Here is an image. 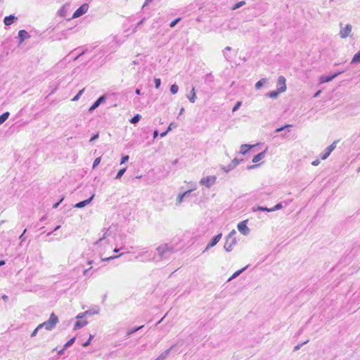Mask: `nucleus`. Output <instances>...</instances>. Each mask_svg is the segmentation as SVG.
<instances>
[{
    "label": "nucleus",
    "mask_w": 360,
    "mask_h": 360,
    "mask_svg": "<svg viewBox=\"0 0 360 360\" xmlns=\"http://www.w3.org/2000/svg\"><path fill=\"white\" fill-rule=\"evenodd\" d=\"M236 244V238H232L230 240L226 239V242L224 245V248L227 252H231L233 250V246Z\"/></svg>",
    "instance_id": "obj_12"
},
{
    "label": "nucleus",
    "mask_w": 360,
    "mask_h": 360,
    "mask_svg": "<svg viewBox=\"0 0 360 360\" xmlns=\"http://www.w3.org/2000/svg\"><path fill=\"white\" fill-rule=\"evenodd\" d=\"M265 82H266L265 79H261L255 84V89H259L261 87L263 86V85L264 84Z\"/></svg>",
    "instance_id": "obj_32"
},
{
    "label": "nucleus",
    "mask_w": 360,
    "mask_h": 360,
    "mask_svg": "<svg viewBox=\"0 0 360 360\" xmlns=\"http://www.w3.org/2000/svg\"><path fill=\"white\" fill-rule=\"evenodd\" d=\"M89 313H90V311H86L84 313H80L77 316H76V319H82L83 318L85 315H87L89 314Z\"/></svg>",
    "instance_id": "obj_46"
},
{
    "label": "nucleus",
    "mask_w": 360,
    "mask_h": 360,
    "mask_svg": "<svg viewBox=\"0 0 360 360\" xmlns=\"http://www.w3.org/2000/svg\"><path fill=\"white\" fill-rule=\"evenodd\" d=\"M236 234V231L233 229V230H232V231L229 233V235L226 236V239H227V240H231L232 238H236L234 237V236H235Z\"/></svg>",
    "instance_id": "obj_38"
},
{
    "label": "nucleus",
    "mask_w": 360,
    "mask_h": 360,
    "mask_svg": "<svg viewBox=\"0 0 360 360\" xmlns=\"http://www.w3.org/2000/svg\"><path fill=\"white\" fill-rule=\"evenodd\" d=\"M344 72H345V70H342V71H338L337 72H335L334 74L330 75H322L320 77L319 81L321 83L329 82L332 81L333 79H335V77H337L340 74L343 73Z\"/></svg>",
    "instance_id": "obj_5"
},
{
    "label": "nucleus",
    "mask_w": 360,
    "mask_h": 360,
    "mask_svg": "<svg viewBox=\"0 0 360 360\" xmlns=\"http://www.w3.org/2000/svg\"><path fill=\"white\" fill-rule=\"evenodd\" d=\"M186 96H187L188 99L190 101L191 103H195V99H196V94H195V88L194 87L192 88V89L191 91V94H188Z\"/></svg>",
    "instance_id": "obj_20"
},
{
    "label": "nucleus",
    "mask_w": 360,
    "mask_h": 360,
    "mask_svg": "<svg viewBox=\"0 0 360 360\" xmlns=\"http://www.w3.org/2000/svg\"><path fill=\"white\" fill-rule=\"evenodd\" d=\"M127 170V168L126 167H124L121 169H120L116 175V177L115 179H120L123 174H124V172H126Z\"/></svg>",
    "instance_id": "obj_35"
},
{
    "label": "nucleus",
    "mask_w": 360,
    "mask_h": 360,
    "mask_svg": "<svg viewBox=\"0 0 360 360\" xmlns=\"http://www.w3.org/2000/svg\"><path fill=\"white\" fill-rule=\"evenodd\" d=\"M98 136H99L98 133L94 134L91 137L89 142H92V141H95L96 139H97L98 138Z\"/></svg>",
    "instance_id": "obj_51"
},
{
    "label": "nucleus",
    "mask_w": 360,
    "mask_h": 360,
    "mask_svg": "<svg viewBox=\"0 0 360 360\" xmlns=\"http://www.w3.org/2000/svg\"><path fill=\"white\" fill-rule=\"evenodd\" d=\"M338 141H335L333 143H331L329 146H328L325 150L321 154V158L322 160H326L332 153V151L336 148V144Z\"/></svg>",
    "instance_id": "obj_4"
},
{
    "label": "nucleus",
    "mask_w": 360,
    "mask_h": 360,
    "mask_svg": "<svg viewBox=\"0 0 360 360\" xmlns=\"http://www.w3.org/2000/svg\"><path fill=\"white\" fill-rule=\"evenodd\" d=\"M286 79L285 78V77L281 75L278 77V81H277V84H276V87H277V90H279V91H281V93L284 92L286 91Z\"/></svg>",
    "instance_id": "obj_8"
},
{
    "label": "nucleus",
    "mask_w": 360,
    "mask_h": 360,
    "mask_svg": "<svg viewBox=\"0 0 360 360\" xmlns=\"http://www.w3.org/2000/svg\"><path fill=\"white\" fill-rule=\"evenodd\" d=\"M106 99V95H102L94 103V104L98 108L101 103H104Z\"/></svg>",
    "instance_id": "obj_21"
},
{
    "label": "nucleus",
    "mask_w": 360,
    "mask_h": 360,
    "mask_svg": "<svg viewBox=\"0 0 360 360\" xmlns=\"http://www.w3.org/2000/svg\"><path fill=\"white\" fill-rule=\"evenodd\" d=\"M122 254H120V255H117V256H110L109 257H107V258H104L102 260L103 261H110V260H112V259H114L115 258H117L119 257L120 256H121Z\"/></svg>",
    "instance_id": "obj_48"
},
{
    "label": "nucleus",
    "mask_w": 360,
    "mask_h": 360,
    "mask_svg": "<svg viewBox=\"0 0 360 360\" xmlns=\"http://www.w3.org/2000/svg\"><path fill=\"white\" fill-rule=\"evenodd\" d=\"M179 91V86L177 84H174L170 86V92L172 94H176Z\"/></svg>",
    "instance_id": "obj_33"
},
{
    "label": "nucleus",
    "mask_w": 360,
    "mask_h": 360,
    "mask_svg": "<svg viewBox=\"0 0 360 360\" xmlns=\"http://www.w3.org/2000/svg\"><path fill=\"white\" fill-rule=\"evenodd\" d=\"M94 196H95V195L92 194L88 199L82 200V201H80V202L76 203L74 205V207H76V208L84 207L85 206L89 205L92 201V200L94 199Z\"/></svg>",
    "instance_id": "obj_11"
},
{
    "label": "nucleus",
    "mask_w": 360,
    "mask_h": 360,
    "mask_svg": "<svg viewBox=\"0 0 360 360\" xmlns=\"http://www.w3.org/2000/svg\"><path fill=\"white\" fill-rule=\"evenodd\" d=\"M252 210H253V211L258 210V211L268 212H272V210H271V208H268V207H264V206H257L256 208L253 207Z\"/></svg>",
    "instance_id": "obj_30"
},
{
    "label": "nucleus",
    "mask_w": 360,
    "mask_h": 360,
    "mask_svg": "<svg viewBox=\"0 0 360 360\" xmlns=\"http://www.w3.org/2000/svg\"><path fill=\"white\" fill-rule=\"evenodd\" d=\"M231 48L230 46H226V47L224 49V51H223V53H224V58H226V60L227 61H231V59H232V56H230V55H227V52H228V51H231Z\"/></svg>",
    "instance_id": "obj_23"
},
{
    "label": "nucleus",
    "mask_w": 360,
    "mask_h": 360,
    "mask_svg": "<svg viewBox=\"0 0 360 360\" xmlns=\"http://www.w3.org/2000/svg\"><path fill=\"white\" fill-rule=\"evenodd\" d=\"M153 0H146L145 1V3L143 4V6H146V5L149 4L150 3H151Z\"/></svg>",
    "instance_id": "obj_61"
},
{
    "label": "nucleus",
    "mask_w": 360,
    "mask_h": 360,
    "mask_svg": "<svg viewBox=\"0 0 360 360\" xmlns=\"http://www.w3.org/2000/svg\"><path fill=\"white\" fill-rule=\"evenodd\" d=\"M85 53V51H82L79 54H78L77 56H75V58H73L74 60H77L80 56H82V55H84Z\"/></svg>",
    "instance_id": "obj_55"
},
{
    "label": "nucleus",
    "mask_w": 360,
    "mask_h": 360,
    "mask_svg": "<svg viewBox=\"0 0 360 360\" xmlns=\"http://www.w3.org/2000/svg\"><path fill=\"white\" fill-rule=\"evenodd\" d=\"M26 231H27V229H25L23 231L22 233L19 236V239L21 240V242H23L25 240V238L24 237V235H25Z\"/></svg>",
    "instance_id": "obj_52"
},
{
    "label": "nucleus",
    "mask_w": 360,
    "mask_h": 360,
    "mask_svg": "<svg viewBox=\"0 0 360 360\" xmlns=\"http://www.w3.org/2000/svg\"><path fill=\"white\" fill-rule=\"evenodd\" d=\"M158 135V130H155L153 131V138L155 139Z\"/></svg>",
    "instance_id": "obj_63"
},
{
    "label": "nucleus",
    "mask_w": 360,
    "mask_h": 360,
    "mask_svg": "<svg viewBox=\"0 0 360 360\" xmlns=\"http://www.w3.org/2000/svg\"><path fill=\"white\" fill-rule=\"evenodd\" d=\"M281 92L279 91V90L276 89V91H271L269 93H268L267 96L271 98H276L278 97V96L279 95V94H281Z\"/></svg>",
    "instance_id": "obj_27"
},
{
    "label": "nucleus",
    "mask_w": 360,
    "mask_h": 360,
    "mask_svg": "<svg viewBox=\"0 0 360 360\" xmlns=\"http://www.w3.org/2000/svg\"><path fill=\"white\" fill-rule=\"evenodd\" d=\"M283 202L277 203L274 207L271 208V210H272V212H274V211H276V210H278L283 208Z\"/></svg>",
    "instance_id": "obj_36"
},
{
    "label": "nucleus",
    "mask_w": 360,
    "mask_h": 360,
    "mask_svg": "<svg viewBox=\"0 0 360 360\" xmlns=\"http://www.w3.org/2000/svg\"><path fill=\"white\" fill-rule=\"evenodd\" d=\"M248 266L236 271L229 278L228 281H231L235 278H236L237 276H238L240 274H242L246 269H247Z\"/></svg>",
    "instance_id": "obj_22"
},
{
    "label": "nucleus",
    "mask_w": 360,
    "mask_h": 360,
    "mask_svg": "<svg viewBox=\"0 0 360 360\" xmlns=\"http://www.w3.org/2000/svg\"><path fill=\"white\" fill-rule=\"evenodd\" d=\"M176 127V125L174 122H172L169 124V127H167V131L169 132V131H171L172 129V128Z\"/></svg>",
    "instance_id": "obj_50"
},
{
    "label": "nucleus",
    "mask_w": 360,
    "mask_h": 360,
    "mask_svg": "<svg viewBox=\"0 0 360 360\" xmlns=\"http://www.w3.org/2000/svg\"><path fill=\"white\" fill-rule=\"evenodd\" d=\"M248 220H244L238 223L237 228L238 230L244 236H247L250 233V229L247 226Z\"/></svg>",
    "instance_id": "obj_7"
},
{
    "label": "nucleus",
    "mask_w": 360,
    "mask_h": 360,
    "mask_svg": "<svg viewBox=\"0 0 360 360\" xmlns=\"http://www.w3.org/2000/svg\"><path fill=\"white\" fill-rule=\"evenodd\" d=\"M93 338H94V336L90 335L89 339L84 343L82 344V346L84 347L89 346L91 343V341L93 339Z\"/></svg>",
    "instance_id": "obj_44"
},
{
    "label": "nucleus",
    "mask_w": 360,
    "mask_h": 360,
    "mask_svg": "<svg viewBox=\"0 0 360 360\" xmlns=\"http://www.w3.org/2000/svg\"><path fill=\"white\" fill-rule=\"evenodd\" d=\"M1 299L4 301V302H7L8 301V297L6 295H3L1 296Z\"/></svg>",
    "instance_id": "obj_58"
},
{
    "label": "nucleus",
    "mask_w": 360,
    "mask_h": 360,
    "mask_svg": "<svg viewBox=\"0 0 360 360\" xmlns=\"http://www.w3.org/2000/svg\"><path fill=\"white\" fill-rule=\"evenodd\" d=\"M141 119V116L139 114H136L133 117H131L129 120L130 123L131 124H136L138 123L140 120Z\"/></svg>",
    "instance_id": "obj_25"
},
{
    "label": "nucleus",
    "mask_w": 360,
    "mask_h": 360,
    "mask_svg": "<svg viewBox=\"0 0 360 360\" xmlns=\"http://www.w3.org/2000/svg\"><path fill=\"white\" fill-rule=\"evenodd\" d=\"M144 326H137V327H134L133 328H131V330H129L127 332V337H129L131 336L133 333H136V331L141 330V328H143Z\"/></svg>",
    "instance_id": "obj_24"
},
{
    "label": "nucleus",
    "mask_w": 360,
    "mask_h": 360,
    "mask_svg": "<svg viewBox=\"0 0 360 360\" xmlns=\"http://www.w3.org/2000/svg\"><path fill=\"white\" fill-rule=\"evenodd\" d=\"M135 93L137 95H141V89H136Z\"/></svg>",
    "instance_id": "obj_64"
},
{
    "label": "nucleus",
    "mask_w": 360,
    "mask_h": 360,
    "mask_svg": "<svg viewBox=\"0 0 360 360\" xmlns=\"http://www.w3.org/2000/svg\"><path fill=\"white\" fill-rule=\"evenodd\" d=\"M319 163H320V160L317 159V160H314L311 164L314 166H317L319 165Z\"/></svg>",
    "instance_id": "obj_57"
},
{
    "label": "nucleus",
    "mask_w": 360,
    "mask_h": 360,
    "mask_svg": "<svg viewBox=\"0 0 360 360\" xmlns=\"http://www.w3.org/2000/svg\"><path fill=\"white\" fill-rule=\"evenodd\" d=\"M175 252L176 250L174 247L169 246L167 243L162 244L155 249V253L152 259L155 262L167 261Z\"/></svg>",
    "instance_id": "obj_1"
},
{
    "label": "nucleus",
    "mask_w": 360,
    "mask_h": 360,
    "mask_svg": "<svg viewBox=\"0 0 360 360\" xmlns=\"http://www.w3.org/2000/svg\"><path fill=\"white\" fill-rule=\"evenodd\" d=\"M205 82L212 88L211 84L214 82V76L212 73H208L205 76Z\"/></svg>",
    "instance_id": "obj_19"
},
{
    "label": "nucleus",
    "mask_w": 360,
    "mask_h": 360,
    "mask_svg": "<svg viewBox=\"0 0 360 360\" xmlns=\"http://www.w3.org/2000/svg\"><path fill=\"white\" fill-rule=\"evenodd\" d=\"M352 32V25L348 24L345 28L341 29L340 32V36L341 38L347 37Z\"/></svg>",
    "instance_id": "obj_13"
},
{
    "label": "nucleus",
    "mask_w": 360,
    "mask_h": 360,
    "mask_svg": "<svg viewBox=\"0 0 360 360\" xmlns=\"http://www.w3.org/2000/svg\"><path fill=\"white\" fill-rule=\"evenodd\" d=\"M360 63V50L354 54L353 56L351 63Z\"/></svg>",
    "instance_id": "obj_26"
},
{
    "label": "nucleus",
    "mask_w": 360,
    "mask_h": 360,
    "mask_svg": "<svg viewBox=\"0 0 360 360\" xmlns=\"http://www.w3.org/2000/svg\"><path fill=\"white\" fill-rule=\"evenodd\" d=\"M308 342H309V340H306L305 342H304L302 343L297 345L296 346H295L293 351L296 352V351L299 350L301 348V347H302L304 345L307 344Z\"/></svg>",
    "instance_id": "obj_42"
},
{
    "label": "nucleus",
    "mask_w": 360,
    "mask_h": 360,
    "mask_svg": "<svg viewBox=\"0 0 360 360\" xmlns=\"http://www.w3.org/2000/svg\"><path fill=\"white\" fill-rule=\"evenodd\" d=\"M9 112H5L0 115V125L2 124L9 117Z\"/></svg>",
    "instance_id": "obj_28"
},
{
    "label": "nucleus",
    "mask_w": 360,
    "mask_h": 360,
    "mask_svg": "<svg viewBox=\"0 0 360 360\" xmlns=\"http://www.w3.org/2000/svg\"><path fill=\"white\" fill-rule=\"evenodd\" d=\"M96 108H97V107H96V106H95V105L93 103V104L91 105V106L89 108V111L90 112H93V111H94L95 109H96Z\"/></svg>",
    "instance_id": "obj_56"
},
{
    "label": "nucleus",
    "mask_w": 360,
    "mask_h": 360,
    "mask_svg": "<svg viewBox=\"0 0 360 360\" xmlns=\"http://www.w3.org/2000/svg\"><path fill=\"white\" fill-rule=\"evenodd\" d=\"M91 267H90V268H89V269H85V270L84 271V276H87V275H88L89 271L91 270Z\"/></svg>",
    "instance_id": "obj_60"
},
{
    "label": "nucleus",
    "mask_w": 360,
    "mask_h": 360,
    "mask_svg": "<svg viewBox=\"0 0 360 360\" xmlns=\"http://www.w3.org/2000/svg\"><path fill=\"white\" fill-rule=\"evenodd\" d=\"M88 322L86 321H77L74 326V330H77L83 328L86 325H87Z\"/></svg>",
    "instance_id": "obj_18"
},
{
    "label": "nucleus",
    "mask_w": 360,
    "mask_h": 360,
    "mask_svg": "<svg viewBox=\"0 0 360 360\" xmlns=\"http://www.w3.org/2000/svg\"><path fill=\"white\" fill-rule=\"evenodd\" d=\"M241 104H242V103H241L240 101H238V102L235 104V105L233 106V109H232V111H233V112H235V111H236L237 110H238V109H239V108L240 107Z\"/></svg>",
    "instance_id": "obj_45"
},
{
    "label": "nucleus",
    "mask_w": 360,
    "mask_h": 360,
    "mask_svg": "<svg viewBox=\"0 0 360 360\" xmlns=\"http://www.w3.org/2000/svg\"><path fill=\"white\" fill-rule=\"evenodd\" d=\"M259 165H252L248 167V169H252L257 167Z\"/></svg>",
    "instance_id": "obj_59"
},
{
    "label": "nucleus",
    "mask_w": 360,
    "mask_h": 360,
    "mask_svg": "<svg viewBox=\"0 0 360 360\" xmlns=\"http://www.w3.org/2000/svg\"><path fill=\"white\" fill-rule=\"evenodd\" d=\"M216 180L217 177L215 176H208L201 179L200 184L207 188H210L215 184Z\"/></svg>",
    "instance_id": "obj_3"
},
{
    "label": "nucleus",
    "mask_w": 360,
    "mask_h": 360,
    "mask_svg": "<svg viewBox=\"0 0 360 360\" xmlns=\"http://www.w3.org/2000/svg\"><path fill=\"white\" fill-rule=\"evenodd\" d=\"M30 37V34L25 30H20L18 32V43L19 44H22L25 39H27Z\"/></svg>",
    "instance_id": "obj_10"
},
{
    "label": "nucleus",
    "mask_w": 360,
    "mask_h": 360,
    "mask_svg": "<svg viewBox=\"0 0 360 360\" xmlns=\"http://www.w3.org/2000/svg\"><path fill=\"white\" fill-rule=\"evenodd\" d=\"M266 150L267 149H266L264 151L260 152L259 153H258L256 155H255L253 157V158H252V162L253 163H257L259 161H260L261 160H262L265 157V154H266Z\"/></svg>",
    "instance_id": "obj_16"
},
{
    "label": "nucleus",
    "mask_w": 360,
    "mask_h": 360,
    "mask_svg": "<svg viewBox=\"0 0 360 360\" xmlns=\"http://www.w3.org/2000/svg\"><path fill=\"white\" fill-rule=\"evenodd\" d=\"M129 158L128 155L123 156L121 159L120 164H124L126 162L129 160Z\"/></svg>",
    "instance_id": "obj_49"
},
{
    "label": "nucleus",
    "mask_w": 360,
    "mask_h": 360,
    "mask_svg": "<svg viewBox=\"0 0 360 360\" xmlns=\"http://www.w3.org/2000/svg\"><path fill=\"white\" fill-rule=\"evenodd\" d=\"M76 338L73 337L71 339H70L65 345H64V349H68L70 346L73 345V343L75 342Z\"/></svg>",
    "instance_id": "obj_31"
},
{
    "label": "nucleus",
    "mask_w": 360,
    "mask_h": 360,
    "mask_svg": "<svg viewBox=\"0 0 360 360\" xmlns=\"http://www.w3.org/2000/svg\"><path fill=\"white\" fill-rule=\"evenodd\" d=\"M243 160V159L238 160V158H234L231 162H233V166H237Z\"/></svg>",
    "instance_id": "obj_47"
},
{
    "label": "nucleus",
    "mask_w": 360,
    "mask_h": 360,
    "mask_svg": "<svg viewBox=\"0 0 360 360\" xmlns=\"http://www.w3.org/2000/svg\"><path fill=\"white\" fill-rule=\"evenodd\" d=\"M60 228V225H58V226H56V228H55L53 231H51L49 232V233L46 234V236H49L51 235L54 231H56L58 230Z\"/></svg>",
    "instance_id": "obj_54"
},
{
    "label": "nucleus",
    "mask_w": 360,
    "mask_h": 360,
    "mask_svg": "<svg viewBox=\"0 0 360 360\" xmlns=\"http://www.w3.org/2000/svg\"><path fill=\"white\" fill-rule=\"evenodd\" d=\"M18 20V18L13 15L11 14L8 16H6L4 19V22L6 26H9L12 25L15 21Z\"/></svg>",
    "instance_id": "obj_14"
},
{
    "label": "nucleus",
    "mask_w": 360,
    "mask_h": 360,
    "mask_svg": "<svg viewBox=\"0 0 360 360\" xmlns=\"http://www.w3.org/2000/svg\"><path fill=\"white\" fill-rule=\"evenodd\" d=\"M154 82H155V87L156 89H159L160 85H161V80L160 78H155L154 79Z\"/></svg>",
    "instance_id": "obj_43"
},
{
    "label": "nucleus",
    "mask_w": 360,
    "mask_h": 360,
    "mask_svg": "<svg viewBox=\"0 0 360 360\" xmlns=\"http://www.w3.org/2000/svg\"><path fill=\"white\" fill-rule=\"evenodd\" d=\"M58 322V316L54 313H52L47 321L38 325V328H44L47 330H51L56 327Z\"/></svg>",
    "instance_id": "obj_2"
},
{
    "label": "nucleus",
    "mask_w": 360,
    "mask_h": 360,
    "mask_svg": "<svg viewBox=\"0 0 360 360\" xmlns=\"http://www.w3.org/2000/svg\"><path fill=\"white\" fill-rule=\"evenodd\" d=\"M174 347L175 345H172L169 348L166 349L160 356H158L155 360H165Z\"/></svg>",
    "instance_id": "obj_15"
},
{
    "label": "nucleus",
    "mask_w": 360,
    "mask_h": 360,
    "mask_svg": "<svg viewBox=\"0 0 360 360\" xmlns=\"http://www.w3.org/2000/svg\"><path fill=\"white\" fill-rule=\"evenodd\" d=\"M84 89H82L80 90L75 96L74 98L72 99V101H76L77 100H79V98H80V96H82V93L84 92Z\"/></svg>",
    "instance_id": "obj_41"
},
{
    "label": "nucleus",
    "mask_w": 360,
    "mask_h": 360,
    "mask_svg": "<svg viewBox=\"0 0 360 360\" xmlns=\"http://www.w3.org/2000/svg\"><path fill=\"white\" fill-rule=\"evenodd\" d=\"M40 328H38V326L32 331V333H31V338H34V336H36L38 330H39Z\"/></svg>",
    "instance_id": "obj_53"
},
{
    "label": "nucleus",
    "mask_w": 360,
    "mask_h": 360,
    "mask_svg": "<svg viewBox=\"0 0 360 360\" xmlns=\"http://www.w3.org/2000/svg\"><path fill=\"white\" fill-rule=\"evenodd\" d=\"M290 127H292V125L291 124H285V126H283V127H281L279 128H277L276 130H275V133H278L280 131H282L283 130H284L285 129H287V128H290Z\"/></svg>",
    "instance_id": "obj_39"
},
{
    "label": "nucleus",
    "mask_w": 360,
    "mask_h": 360,
    "mask_svg": "<svg viewBox=\"0 0 360 360\" xmlns=\"http://www.w3.org/2000/svg\"><path fill=\"white\" fill-rule=\"evenodd\" d=\"M221 236H222V233H218L217 235L214 236L212 239L208 243V244L207 245V247L205 248V250H204L206 251L208 249L214 247V245H216L217 244V243L220 240V239L221 238Z\"/></svg>",
    "instance_id": "obj_9"
},
{
    "label": "nucleus",
    "mask_w": 360,
    "mask_h": 360,
    "mask_svg": "<svg viewBox=\"0 0 360 360\" xmlns=\"http://www.w3.org/2000/svg\"><path fill=\"white\" fill-rule=\"evenodd\" d=\"M191 190H188L185 191L184 193L179 195L177 198V202L181 203L183 201V198H186V194H191Z\"/></svg>",
    "instance_id": "obj_29"
},
{
    "label": "nucleus",
    "mask_w": 360,
    "mask_h": 360,
    "mask_svg": "<svg viewBox=\"0 0 360 360\" xmlns=\"http://www.w3.org/2000/svg\"><path fill=\"white\" fill-rule=\"evenodd\" d=\"M245 4L246 3L245 1H239L233 6L232 10H236V9L240 8L241 6H243V5H245Z\"/></svg>",
    "instance_id": "obj_34"
},
{
    "label": "nucleus",
    "mask_w": 360,
    "mask_h": 360,
    "mask_svg": "<svg viewBox=\"0 0 360 360\" xmlns=\"http://www.w3.org/2000/svg\"><path fill=\"white\" fill-rule=\"evenodd\" d=\"M101 160V157L96 158L94 161L92 168L95 169L100 164Z\"/></svg>",
    "instance_id": "obj_40"
},
{
    "label": "nucleus",
    "mask_w": 360,
    "mask_h": 360,
    "mask_svg": "<svg viewBox=\"0 0 360 360\" xmlns=\"http://www.w3.org/2000/svg\"><path fill=\"white\" fill-rule=\"evenodd\" d=\"M252 147L253 146L251 145L243 144L240 146V153H241L242 155H245L248 152V150Z\"/></svg>",
    "instance_id": "obj_17"
},
{
    "label": "nucleus",
    "mask_w": 360,
    "mask_h": 360,
    "mask_svg": "<svg viewBox=\"0 0 360 360\" xmlns=\"http://www.w3.org/2000/svg\"><path fill=\"white\" fill-rule=\"evenodd\" d=\"M88 8H89V6L87 4H82L74 12V13L72 15V18H77L82 16V15H84V13H86L87 12Z\"/></svg>",
    "instance_id": "obj_6"
},
{
    "label": "nucleus",
    "mask_w": 360,
    "mask_h": 360,
    "mask_svg": "<svg viewBox=\"0 0 360 360\" xmlns=\"http://www.w3.org/2000/svg\"><path fill=\"white\" fill-rule=\"evenodd\" d=\"M181 20V18H177L176 19H174V20H172L170 24H169V27H174L176 26V25Z\"/></svg>",
    "instance_id": "obj_37"
},
{
    "label": "nucleus",
    "mask_w": 360,
    "mask_h": 360,
    "mask_svg": "<svg viewBox=\"0 0 360 360\" xmlns=\"http://www.w3.org/2000/svg\"><path fill=\"white\" fill-rule=\"evenodd\" d=\"M168 131L166 130L160 134L161 137H164L167 134Z\"/></svg>",
    "instance_id": "obj_62"
}]
</instances>
